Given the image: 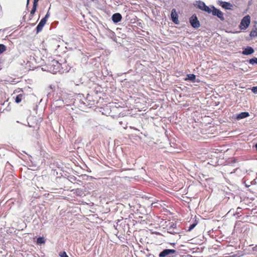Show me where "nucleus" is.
<instances>
[{
	"label": "nucleus",
	"mask_w": 257,
	"mask_h": 257,
	"mask_svg": "<svg viewBox=\"0 0 257 257\" xmlns=\"http://www.w3.org/2000/svg\"><path fill=\"white\" fill-rule=\"evenodd\" d=\"M61 66L62 65L61 63H60L57 60L54 59L48 64L47 68L50 72L55 74L57 72H63L61 69Z\"/></svg>",
	"instance_id": "nucleus-1"
},
{
	"label": "nucleus",
	"mask_w": 257,
	"mask_h": 257,
	"mask_svg": "<svg viewBox=\"0 0 257 257\" xmlns=\"http://www.w3.org/2000/svg\"><path fill=\"white\" fill-rule=\"evenodd\" d=\"M177 251L174 249H164L159 254V257H174Z\"/></svg>",
	"instance_id": "nucleus-2"
},
{
	"label": "nucleus",
	"mask_w": 257,
	"mask_h": 257,
	"mask_svg": "<svg viewBox=\"0 0 257 257\" xmlns=\"http://www.w3.org/2000/svg\"><path fill=\"white\" fill-rule=\"evenodd\" d=\"M189 23L191 26L194 29H198L200 27V23L197 16L195 14L193 15L189 18Z\"/></svg>",
	"instance_id": "nucleus-3"
},
{
	"label": "nucleus",
	"mask_w": 257,
	"mask_h": 257,
	"mask_svg": "<svg viewBox=\"0 0 257 257\" xmlns=\"http://www.w3.org/2000/svg\"><path fill=\"white\" fill-rule=\"evenodd\" d=\"M211 8L212 9L211 13L213 16H216L222 21H224V14L221 11L212 5L211 6Z\"/></svg>",
	"instance_id": "nucleus-4"
},
{
	"label": "nucleus",
	"mask_w": 257,
	"mask_h": 257,
	"mask_svg": "<svg viewBox=\"0 0 257 257\" xmlns=\"http://www.w3.org/2000/svg\"><path fill=\"white\" fill-rule=\"evenodd\" d=\"M250 22V17L247 15L243 18L240 23V27L241 29H246Z\"/></svg>",
	"instance_id": "nucleus-5"
},
{
	"label": "nucleus",
	"mask_w": 257,
	"mask_h": 257,
	"mask_svg": "<svg viewBox=\"0 0 257 257\" xmlns=\"http://www.w3.org/2000/svg\"><path fill=\"white\" fill-rule=\"evenodd\" d=\"M217 4L225 10H232L233 5L229 2H223L221 0L217 1Z\"/></svg>",
	"instance_id": "nucleus-6"
},
{
	"label": "nucleus",
	"mask_w": 257,
	"mask_h": 257,
	"mask_svg": "<svg viewBox=\"0 0 257 257\" xmlns=\"http://www.w3.org/2000/svg\"><path fill=\"white\" fill-rule=\"evenodd\" d=\"M172 21L176 24H178V16L175 9H172L171 14Z\"/></svg>",
	"instance_id": "nucleus-7"
},
{
	"label": "nucleus",
	"mask_w": 257,
	"mask_h": 257,
	"mask_svg": "<svg viewBox=\"0 0 257 257\" xmlns=\"http://www.w3.org/2000/svg\"><path fill=\"white\" fill-rule=\"evenodd\" d=\"M111 19L114 23H117L121 21L122 19V16L119 13H115L112 15Z\"/></svg>",
	"instance_id": "nucleus-8"
},
{
	"label": "nucleus",
	"mask_w": 257,
	"mask_h": 257,
	"mask_svg": "<svg viewBox=\"0 0 257 257\" xmlns=\"http://www.w3.org/2000/svg\"><path fill=\"white\" fill-rule=\"evenodd\" d=\"M254 52L253 49L249 46H247L244 48L242 52L244 55H249L252 54Z\"/></svg>",
	"instance_id": "nucleus-9"
},
{
	"label": "nucleus",
	"mask_w": 257,
	"mask_h": 257,
	"mask_svg": "<svg viewBox=\"0 0 257 257\" xmlns=\"http://www.w3.org/2000/svg\"><path fill=\"white\" fill-rule=\"evenodd\" d=\"M46 22L47 21L43 19H41V20L40 21V22H39V23L38 24V25H37V26L36 27L37 33H38L39 32H40V31H42V30L43 27L44 26V25H45Z\"/></svg>",
	"instance_id": "nucleus-10"
},
{
	"label": "nucleus",
	"mask_w": 257,
	"mask_h": 257,
	"mask_svg": "<svg viewBox=\"0 0 257 257\" xmlns=\"http://www.w3.org/2000/svg\"><path fill=\"white\" fill-rule=\"evenodd\" d=\"M205 5V3L201 1H197L195 4H194V6L202 11Z\"/></svg>",
	"instance_id": "nucleus-11"
},
{
	"label": "nucleus",
	"mask_w": 257,
	"mask_h": 257,
	"mask_svg": "<svg viewBox=\"0 0 257 257\" xmlns=\"http://www.w3.org/2000/svg\"><path fill=\"white\" fill-rule=\"evenodd\" d=\"M249 115L248 112H242L239 114H237L236 116V118L237 120H240L242 118H246Z\"/></svg>",
	"instance_id": "nucleus-12"
},
{
	"label": "nucleus",
	"mask_w": 257,
	"mask_h": 257,
	"mask_svg": "<svg viewBox=\"0 0 257 257\" xmlns=\"http://www.w3.org/2000/svg\"><path fill=\"white\" fill-rule=\"evenodd\" d=\"M105 34L107 36L111 39H113L115 37V33L109 29H105Z\"/></svg>",
	"instance_id": "nucleus-13"
},
{
	"label": "nucleus",
	"mask_w": 257,
	"mask_h": 257,
	"mask_svg": "<svg viewBox=\"0 0 257 257\" xmlns=\"http://www.w3.org/2000/svg\"><path fill=\"white\" fill-rule=\"evenodd\" d=\"M196 75L194 74H189L187 75V77L185 79L186 81L189 80L192 82H199V81H196Z\"/></svg>",
	"instance_id": "nucleus-14"
},
{
	"label": "nucleus",
	"mask_w": 257,
	"mask_h": 257,
	"mask_svg": "<svg viewBox=\"0 0 257 257\" xmlns=\"http://www.w3.org/2000/svg\"><path fill=\"white\" fill-rule=\"evenodd\" d=\"M248 63L252 65H257V58L253 57L248 60H247Z\"/></svg>",
	"instance_id": "nucleus-15"
},
{
	"label": "nucleus",
	"mask_w": 257,
	"mask_h": 257,
	"mask_svg": "<svg viewBox=\"0 0 257 257\" xmlns=\"http://www.w3.org/2000/svg\"><path fill=\"white\" fill-rule=\"evenodd\" d=\"M23 97V95L22 94H20L17 95V96L15 98V102L17 103H19L21 102L22 100Z\"/></svg>",
	"instance_id": "nucleus-16"
},
{
	"label": "nucleus",
	"mask_w": 257,
	"mask_h": 257,
	"mask_svg": "<svg viewBox=\"0 0 257 257\" xmlns=\"http://www.w3.org/2000/svg\"><path fill=\"white\" fill-rule=\"evenodd\" d=\"M202 11L207 12L208 14H210L212 13V9L211 8H210L209 7L205 5Z\"/></svg>",
	"instance_id": "nucleus-17"
},
{
	"label": "nucleus",
	"mask_w": 257,
	"mask_h": 257,
	"mask_svg": "<svg viewBox=\"0 0 257 257\" xmlns=\"http://www.w3.org/2000/svg\"><path fill=\"white\" fill-rule=\"evenodd\" d=\"M197 224V222L195 220L194 223L190 225L189 227H188V229L187 230V231H191L196 226Z\"/></svg>",
	"instance_id": "nucleus-18"
},
{
	"label": "nucleus",
	"mask_w": 257,
	"mask_h": 257,
	"mask_svg": "<svg viewBox=\"0 0 257 257\" xmlns=\"http://www.w3.org/2000/svg\"><path fill=\"white\" fill-rule=\"evenodd\" d=\"M7 50V47L4 45L0 44V55Z\"/></svg>",
	"instance_id": "nucleus-19"
},
{
	"label": "nucleus",
	"mask_w": 257,
	"mask_h": 257,
	"mask_svg": "<svg viewBox=\"0 0 257 257\" xmlns=\"http://www.w3.org/2000/svg\"><path fill=\"white\" fill-rule=\"evenodd\" d=\"M75 193L77 195L81 196L83 194V192L82 189L77 188L75 190Z\"/></svg>",
	"instance_id": "nucleus-20"
},
{
	"label": "nucleus",
	"mask_w": 257,
	"mask_h": 257,
	"mask_svg": "<svg viewBox=\"0 0 257 257\" xmlns=\"http://www.w3.org/2000/svg\"><path fill=\"white\" fill-rule=\"evenodd\" d=\"M37 7V6L33 5V8H32V9L31 11V13H30V16L31 17H33V15L36 11Z\"/></svg>",
	"instance_id": "nucleus-21"
},
{
	"label": "nucleus",
	"mask_w": 257,
	"mask_h": 257,
	"mask_svg": "<svg viewBox=\"0 0 257 257\" xmlns=\"http://www.w3.org/2000/svg\"><path fill=\"white\" fill-rule=\"evenodd\" d=\"M45 242L44 239L43 237H39L37 238V243H43Z\"/></svg>",
	"instance_id": "nucleus-22"
},
{
	"label": "nucleus",
	"mask_w": 257,
	"mask_h": 257,
	"mask_svg": "<svg viewBox=\"0 0 257 257\" xmlns=\"http://www.w3.org/2000/svg\"><path fill=\"white\" fill-rule=\"evenodd\" d=\"M250 36L251 37L257 36V31L255 30L251 31L250 33Z\"/></svg>",
	"instance_id": "nucleus-23"
},
{
	"label": "nucleus",
	"mask_w": 257,
	"mask_h": 257,
	"mask_svg": "<svg viewBox=\"0 0 257 257\" xmlns=\"http://www.w3.org/2000/svg\"><path fill=\"white\" fill-rule=\"evenodd\" d=\"M59 255L61 257H68L65 251H63L62 252H61Z\"/></svg>",
	"instance_id": "nucleus-24"
},
{
	"label": "nucleus",
	"mask_w": 257,
	"mask_h": 257,
	"mask_svg": "<svg viewBox=\"0 0 257 257\" xmlns=\"http://www.w3.org/2000/svg\"><path fill=\"white\" fill-rule=\"evenodd\" d=\"M251 91L255 94L257 93V86H253L251 88Z\"/></svg>",
	"instance_id": "nucleus-25"
},
{
	"label": "nucleus",
	"mask_w": 257,
	"mask_h": 257,
	"mask_svg": "<svg viewBox=\"0 0 257 257\" xmlns=\"http://www.w3.org/2000/svg\"><path fill=\"white\" fill-rule=\"evenodd\" d=\"M50 14L49 11L47 13L44 18L43 19L45 20L46 21H47L48 18L49 17Z\"/></svg>",
	"instance_id": "nucleus-26"
},
{
	"label": "nucleus",
	"mask_w": 257,
	"mask_h": 257,
	"mask_svg": "<svg viewBox=\"0 0 257 257\" xmlns=\"http://www.w3.org/2000/svg\"><path fill=\"white\" fill-rule=\"evenodd\" d=\"M241 211V208L238 207L236 209V213L239 214Z\"/></svg>",
	"instance_id": "nucleus-27"
},
{
	"label": "nucleus",
	"mask_w": 257,
	"mask_h": 257,
	"mask_svg": "<svg viewBox=\"0 0 257 257\" xmlns=\"http://www.w3.org/2000/svg\"><path fill=\"white\" fill-rule=\"evenodd\" d=\"M39 1V0H34L33 5L38 6V2Z\"/></svg>",
	"instance_id": "nucleus-28"
},
{
	"label": "nucleus",
	"mask_w": 257,
	"mask_h": 257,
	"mask_svg": "<svg viewBox=\"0 0 257 257\" xmlns=\"http://www.w3.org/2000/svg\"><path fill=\"white\" fill-rule=\"evenodd\" d=\"M29 1H30V0H27V8H28V6L29 5Z\"/></svg>",
	"instance_id": "nucleus-29"
},
{
	"label": "nucleus",
	"mask_w": 257,
	"mask_h": 257,
	"mask_svg": "<svg viewBox=\"0 0 257 257\" xmlns=\"http://www.w3.org/2000/svg\"><path fill=\"white\" fill-rule=\"evenodd\" d=\"M72 179H73V180H74V181L76 180V178L75 177H74V176H73V177L72 178Z\"/></svg>",
	"instance_id": "nucleus-30"
},
{
	"label": "nucleus",
	"mask_w": 257,
	"mask_h": 257,
	"mask_svg": "<svg viewBox=\"0 0 257 257\" xmlns=\"http://www.w3.org/2000/svg\"><path fill=\"white\" fill-rule=\"evenodd\" d=\"M254 250L257 251V246H255L254 247Z\"/></svg>",
	"instance_id": "nucleus-31"
},
{
	"label": "nucleus",
	"mask_w": 257,
	"mask_h": 257,
	"mask_svg": "<svg viewBox=\"0 0 257 257\" xmlns=\"http://www.w3.org/2000/svg\"><path fill=\"white\" fill-rule=\"evenodd\" d=\"M174 226H176V225H175L174 224H173V225L172 226L173 227H175Z\"/></svg>",
	"instance_id": "nucleus-32"
}]
</instances>
